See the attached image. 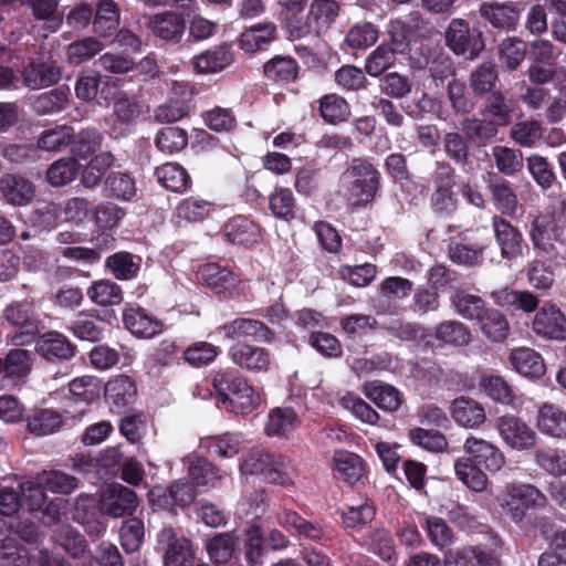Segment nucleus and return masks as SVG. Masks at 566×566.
Masks as SVG:
<instances>
[{"label":"nucleus","mask_w":566,"mask_h":566,"mask_svg":"<svg viewBox=\"0 0 566 566\" xmlns=\"http://www.w3.org/2000/svg\"><path fill=\"white\" fill-rule=\"evenodd\" d=\"M213 387L227 410L234 413H249L253 410L258 396L247 379L238 373L218 371L213 377Z\"/></svg>","instance_id":"obj_1"},{"label":"nucleus","mask_w":566,"mask_h":566,"mask_svg":"<svg viewBox=\"0 0 566 566\" xmlns=\"http://www.w3.org/2000/svg\"><path fill=\"white\" fill-rule=\"evenodd\" d=\"M338 14L336 0H312L306 19H290L285 29L292 40L318 36L332 27Z\"/></svg>","instance_id":"obj_2"},{"label":"nucleus","mask_w":566,"mask_h":566,"mask_svg":"<svg viewBox=\"0 0 566 566\" xmlns=\"http://www.w3.org/2000/svg\"><path fill=\"white\" fill-rule=\"evenodd\" d=\"M545 494L533 484L507 483L500 495V505L504 513L516 524L523 522L530 509H544Z\"/></svg>","instance_id":"obj_3"},{"label":"nucleus","mask_w":566,"mask_h":566,"mask_svg":"<svg viewBox=\"0 0 566 566\" xmlns=\"http://www.w3.org/2000/svg\"><path fill=\"white\" fill-rule=\"evenodd\" d=\"M346 175L352 179L347 188V198L352 206L363 207L375 200L380 186V172L370 161L354 158Z\"/></svg>","instance_id":"obj_4"},{"label":"nucleus","mask_w":566,"mask_h":566,"mask_svg":"<svg viewBox=\"0 0 566 566\" xmlns=\"http://www.w3.org/2000/svg\"><path fill=\"white\" fill-rule=\"evenodd\" d=\"M290 461L282 454L265 451H253L242 462L243 474L260 475L269 483L290 485Z\"/></svg>","instance_id":"obj_5"},{"label":"nucleus","mask_w":566,"mask_h":566,"mask_svg":"<svg viewBox=\"0 0 566 566\" xmlns=\"http://www.w3.org/2000/svg\"><path fill=\"white\" fill-rule=\"evenodd\" d=\"M530 238L537 254L552 260L557 256L554 242L566 243V227L558 213L539 214L531 223Z\"/></svg>","instance_id":"obj_6"},{"label":"nucleus","mask_w":566,"mask_h":566,"mask_svg":"<svg viewBox=\"0 0 566 566\" xmlns=\"http://www.w3.org/2000/svg\"><path fill=\"white\" fill-rule=\"evenodd\" d=\"M444 39L453 54L468 61L475 60L485 50L483 33L478 29H471L464 19H452L446 30Z\"/></svg>","instance_id":"obj_7"},{"label":"nucleus","mask_w":566,"mask_h":566,"mask_svg":"<svg viewBox=\"0 0 566 566\" xmlns=\"http://www.w3.org/2000/svg\"><path fill=\"white\" fill-rule=\"evenodd\" d=\"M495 427L503 442L513 450L528 451L536 446V432L514 415L497 418Z\"/></svg>","instance_id":"obj_8"},{"label":"nucleus","mask_w":566,"mask_h":566,"mask_svg":"<svg viewBox=\"0 0 566 566\" xmlns=\"http://www.w3.org/2000/svg\"><path fill=\"white\" fill-rule=\"evenodd\" d=\"M138 503L139 500L135 491L116 483L102 492L98 509L104 515L119 518L132 515L136 511Z\"/></svg>","instance_id":"obj_9"},{"label":"nucleus","mask_w":566,"mask_h":566,"mask_svg":"<svg viewBox=\"0 0 566 566\" xmlns=\"http://www.w3.org/2000/svg\"><path fill=\"white\" fill-rule=\"evenodd\" d=\"M455 171L448 163H437L433 177L434 191L431 197L436 212L450 214L457 209L458 199L453 192Z\"/></svg>","instance_id":"obj_10"},{"label":"nucleus","mask_w":566,"mask_h":566,"mask_svg":"<svg viewBox=\"0 0 566 566\" xmlns=\"http://www.w3.org/2000/svg\"><path fill=\"white\" fill-rule=\"evenodd\" d=\"M532 331L547 340H566V316L560 308L546 302L532 321Z\"/></svg>","instance_id":"obj_11"},{"label":"nucleus","mask_w":566,"mask_h":566,"mask_svg":"<svg viewBox=\"0 0 566 566\" xmlns=\"http://www.w3.org/2000/svg\"><path fill=\"white\" fill-rule=\"evenodd\" d=\"M157 543L165 549V566H189L193 559L191 542L181 536L178 537L172 527H164L157 535Z\"/></svg>","instance_id":"obj_12"},{"label":"nucleus","mask_w":566,"mask_h":566,"mask_svg":"<svg viewBox=\"0 0 566 566\" xmlns=\"http://www.w3.org/2000/svg\"><path fill=\"white\" fill-rule=\"evenodd\" d=\"M228 339L248 338L253 342L271 343L273 332L261 321L239 317L219 327Z\"/></svg>","instance_id":"obj_13"},{"label":"nucleus","mask_w":566,"mask_h":566,"mask_svg":"<svg viewBox=\"0 0 566 566\" xmlns=\"http://www.w3.org/2000/svg\"><path fill=\"white\" fill-rule=\"evenodd\" d=\"M492 228L503 259L511 261L522 255L523 235L516 227L502 217L494 216Z\"/></svg>","instance_id":"obj_14"},{"label":"nucleus","mask_w":566,"mask_h":566,"mask_svg":"<svg viewBox=\"0 0 566 566\" xmlns=\"http://www.w3.org/2000/svg\"><path fill=\"white\" fill-rule=\"evenodd\" d=\"M0 192L12 206H27L35 196L34 185L18 174H6L0 178Z\"/></svg>","instance_id":"obj_15"},{"label":"nucleus","mask_w":566,"mask_h":566,"mask_svg":"<svg viewBox=\"0 0 566 566\" xmlns=\"http://www.w3.org/2000/svg\"><path fill=\"white\" fill-rule=\"evenodd\" d=\"M4 316L10 324L25 328V332L15 333L12 336V342L15 345H25L32 342L36 332V323L28 303L15 302L9 304L4 310Z\"/></svg>","instance_id":"obj_16"},{"label":"nucleus","mask_w":566,"mask_h":566,"mask_svg":"<svg viewBox=\"0 0 566 566\" xmlns=\"http://www.w3.org/2000/svg\"><path fill=\"white\" fill-rule=\"evenodd\" d=\"M233 62V52L229 44H220L191 59L193 70L199 74H212L224 70Z\"/></svg>","instance_id":"obj_17"},{"label":"nucleus","mask_w":566,"mask_h":566,"mask_svg":"<svg viewBox=\"0 0 566 566\" xmlns=\"http://www.w3.org/2000/svg\"><path fill=\"white\" fill-rule=\"evenodd\" d=\"M229 356L233 364L250 371L266 370L271 361L268 349L248 344L233 345Z\"/></svg>","instance_id":"obj_18"},{"label":"nucleus","mask_w":566,"mask_h":566,"mask_svg":"<svg viewBox=\"0 0 566 566\" xmlns=\"http://www.w3.org/2000/svg\"><path fill=\"white\" fill-rule=\"evenodd\" d=\"M464 450L489 471L497 472L505 464L503 452L486 440L470 437L464 442Z\"/></svg>","instance_id":"obj_19"},{"label":"nucleus","mask_w":566,"mask_h":566,"mask_svg":"<svg viewBox=\"0 0 566 566\" xmlns=\"http://www.w3.org/2000/svg\"><path fill=\"white\" fill-rule=\"evenodd\" d=\"M479 13L494 29L511 32L516 29L518 12L507 3L483 2L480 4Z\"/></svg>","instance_id":"obj_20"},{"label":"nucleus","mask_w":566,"mask_h":566,"mask_svg":"<svg viewBox=\"0 0 566 566\" xmlns=\"http://www.w3.org/2000/svg\"><path fill=\"white\" fill-rule=\"evenodd\" d=\"M104 395L112 408L120 411L134 403L137 389L128 376L119 375L106 382Z\"/></svg>","instance_id":"obj_21"},{"label":"nucleus","mask_w":566,"mask_h":566,"mask_svg":"<svg viewBox=\"0 0 566 566\" xmlns=\"http://www.w3.org/2000/svg\"><path fill=\"white\" fill-rule=\"evenodd\" d=\"M153 34L164 41L178 42L186 29L185 19L181 14L165 11L154 14L148 22Z\"/></svg>","instance_id":"obj_22"},{"label":"nucleus","mask_w":566,"mask_h":566,"mask_svg":"<svg viewBox=\"0 0 566 566\" xmlns=\"http://www.w3.org/2000/svg\"><path fill=\"white\" fill-rule=\"evenodd\" d=\"M239 536L235 531L217 533L206 541V551L209 559L214 565L229 563L239 545Z\"/></svg>","instance_id":"obj_23"},{"label":"nucleus","mask_w":566,"mask_h":566,"mask_svg":"<svg viewBox=\"0 0 566 566\" xmlns=\"http://www.w3.org/2000/svg\"><path fill=\"white\" fill-rule=\"evenodd\" d=\"M123 321L126 328L137 337L150 338L161 332L160 322L150 317L139 306L128 305L124 311Z\"/></svg>","instance_id":"obj_24"},{"label":"nucleus","mask_w":566,"mask_h":566,"mask_svg":"<svg viewBox=\"0 0 566 566\" xmlns=\"http://www.w3.org/2000/svg\"><path fill=\"white\" fill-rule=\"evenodd\" d=\"M494 303L509 311H522L531 313L537 310L539 300L530 291L512 290L509 287L501 289L491 293Z\"/></svg>","instance_id":"obj_25"},{"label":"nucleus","mask_w":566,"mask_h":566,"mask_svg":"<svg viewBox=\"0 0 566 566\" xmlns=\"http://www.w3.org/2000/svg\"><path fill=\"white\" fill-rule=\"evenodd\" d=\"M451 413L454 421L464 428H479L486 420L484 407L469 397H459L453 400Z\"/></svg>","instance_id":"obj_26"},{"label":"nucleus","mask_w":566,"mask_h":566,"mask_svg":"<svg viewBox=\"0 0 566 566\" xmlns=\"http://www.w3.org/2000/svg\"><path fill=\"white\" fill-rule=\"evenodd\" d=\"M23 77L25 85L33 90L48 87L59 82L61 70L50 60L34 59L25 67Z\"/></svg>","instance_id":"obj_27"},{"label":"nucleus","mask_w":566,"mask_h":566,"mask_svg":"<svg viewBox=\"0 0 566 566\" xmlns=\"http://www.w3.org/2000/svg\"><path fill=\"white\" fill-rule=\"evenodd\" d=\"M36 352L48 360H69L74 356V346L57 332L42 335L35 345Z\"/></svg>","instance_id":"obj_28"},{"label":"nucleus","mask_w":566,"mask_h":566,"mask_svg":"<svg viewBox=\"0 0 566 566\" xmlns=\"http://www.w3.org/2000/svg\"><path fill=\"white\" fill-rule=\"evenodd\" d=\"M536 426L544 434L555 439H566V412L552 403L539 407Z\"/></svg>","instance_id":"obj_29"},{"label":"nucleus","mask_w":566,"mask_h":566,"mask_svg":"<svg viewBox=\"0 0 566 566\" xmlns=\"http://www.w3.org/2000/svg\"><path fill=\"white\" fill-rule=\"evenodd\" d=\"M488 188L494 206L501 213L514 214L516 212L518 200L509 180L493 175L489 179Z\"/></svg>","instance_id":"obj_30"},{"label":"nucleus","mask_w":566,"mask_h":566,"mask_svg":"<svg viewBox=\"0 0 566 566\" xmlns=\"http://www.w3.org/2000/svg\"><path fill=\"white\" fill-rule=\"evenodd\" d=\"M512 367L521 375L537 378L545 371L542 356L532 348H515L510 354Z\"/></svg>","instance_id":"obj_31"},{"label":"nucleus","mask_w":566,"mask_h":566,"mask_svg":"<svg viewBox=\"0 0 566 566\" xmlns=\"http://www.w3.org/2000/svg\"><path fill=\"white\" fill-rule=\"evenodd\" d=\"M198 275L203 284L217 293L229 291L239 282L231 271L217 263H208L200 266Z\"/></svg>","instance_id":"obj_32"},{"label":"nucleus","mask_w":566,"mask_h":566,"mask_svg":"<svg viewBox=\"0 0 566 566\" xmlns=\"http://www.w3.org/2000/svg\"><path fill=\"white\" fill-rule=\"evenodd\" d=\"M499 81V71L494 63L483 62L471 71L469 75V87L475 97H484L495 91Z\"/></svg>","instance_id":"obj_33"},{"label":"nucleus","mask_w":566,"mask_h":566,"mask_svg":"<svg viewBox=\"0 0 566 566\" xmlns=\"http://www.w3.org/2000/svg\"><path fill=\"white\" fill-rule=\"evenodd\" d=\"M276 25L272 22L259 23L241 33L239 45L247 52L264 49L275 38Z\"/></svg>","instance_id":"obj_34"},{"label":"nucleus","mask_w":566,"mask_h":566,"mask_svg":"<svg viewBox=\"0 0 566 566\" xmlns=\"http://www.w3.org/2000/svg\"><path fill=\"white\" fill-rule=\"evenodd\" d=\"M454 312L468 321H479L486 311L485 302L478 295L457 290L450 297Z\"/></svg>","instance_id":"obj_35"},{"label":"nucleus","mask_w":566,"mask_h":566,"mask_svg":"<svg viewBox=\"0 0 566 566\" xmlns=\"http://www.w3.org/2000/svg\"><path fill=\"white\" fill-rule=\"evenodd\" d=\"M527 52L526 43L516 36H509L499 44V61L504 71H515L525 60Z\"/></svg>","instance_id":"obj_36"},{"label":"nucleus","mask_w":566,"mask_h":566,"mask_svg":"<svg viewBox=\"0 0 566 566\" xmlns=\"http://www.w3.org/2000/svg\"><path fill=\"white\" fill-rule=\"evenodd\" d=\"M492 157L497 171L504 176H514L524 167L523 153L520 149L495 145L492 147Z\"/></svg>","instance_id":"obj_37"},{"label":"nucleus","mask_w":566,"mask_h":566,"mask_svg":"<svg viewBox=\"0 0 566 566\" xmlns=\"http://www.w3.org/2000/svg\"><path fill=\"white\" fill-rule=\"evenodd\" d=\"M333 463L334 471L348 484L356 483L363 476V460L355 453L336 451Z\"/></svg>","instance_id":"obj_38"},{"label":"nucleus","mask_w":566,"mask_h":566,"mask_svg":"<svg viewBox=\"0 0 566 566\" xmlns=\"http://www.w3.org/2000/svg\"><path fill=\"white\" fill-rule=\"evenodd\" d=\"M478 323L485 337L492 342H502L510 333V325L506 317L495 308L488 307Z\"/></svg>","instance_id":"obj_39"},{"label":"nucleus","mask_w":566,"mask_h":566,"mask_svg":"<svg viewBox=\"0 0 566 566\" xmlns=\"http://www.w3.org/2000/svg\"><path fill=\"white\" fill-rule=\"evenodd\" d=\"M454 471L458 479L474 492L486 490L489 480L486 474L473 464L469 458H460L454 463Z\"/></svg>","instance_id":"obj_40"},{"label":"nucleus","mask_w":566,"mask_h":566,"mask_svg":"<svg viewBox=\"0 0 566 566\" xmlns=\"http://www.w3.org/2000/svg\"><path fill=\"white\" fill-rule=\"evenodd\" d=\"M536 465L553 476L566 475V451L557 448H539L534 452Z\"/></svg>","instance_id":"obj_41"},{"label":"nucleus","mask_w":566,"mask_h":566,"mask_svg":"<svg viewBox=\"0 0 566 566\" xmlns=\"http://www.w3.org/2000/svg\"><path fill=\"white\" fill-rule=\"evenodd\" d=\"M365 394L385 411H396L401 405L400 392L387 384L376 381L366 384Z\"/></svg>","instance_id":"obj_42"},{"label":"nucleus","mask_w":566,"mask_h":566,"mask_svg":"<svg viewBox=\"0 0 566 566\" xmlns=\"http://www.w3.org/2000/svg\"><path fill=\"white\" fill-rule=\"evenodd\" d=\"M155 175L166 189L174 192L185 191L190 181V177L185 168L176 163H167L156 168Z\"/></svg>","instance_id":"obj_43"},{"label":"nucleus","mask_w":566,"mask_h":566,"mask_svg":"<svg viewBox=\"0 0 566 566\" xmlns=\"http://www.w3.org/2000/svg\"><path fill=\"white\" fill-rule=\"evenodd\" d=\"M263 71L270 80L289 83L297 78L298 64L291 56L276 55L264 64Z\"/></svg>","instance_id":"obj_44"},{"label":"nucleus","mask_w":566,"mask_h":566,"mask_svg":"<svg viewBox=\"0 0 566 566\" xmlns=\"http://www.w3.org/2000/svg\"><path fill=\"white\" fill-rule=\"evenodd\" d=\"M78 163L73 157L55 160L46 170V180L53 187H63L75 180L78 174Z\"/></svg>","instance_id":"obj_45"},{"label":"nucleus","mask_w":566,"mask_h":566,"mask_svg":"<svg viewBox=\"0 0 566 566\" xmlns=\"http://www.w3.org/2000/svg\"><path fill=\"white\" fill-rule=\"evenodd\" d=\"M74 130L67 125H59L44 130L38 139L36 149L61 151L71 145Z\"/></svg>","instance_id":"obj_46"},{"label":"nucleus","mask_w":566,"mask_h":566,"mask_svg":"<svg viewBox=\"0 0 566 566\" xmlns=\"http://www.w3.org/2000/svg\"><path fill=\"white\" fill-rule=\"evenodd\" d=\"M88 298L99 306H114L123 302V292L118 284L108 280L95 282L87 290Z\"/></svg>","instance_id":"obj_47"},{"label":"nucleus","mask_w":566,"mask_h":566,"mask_svg":"<svg viewBox=\"0 0 566 566\" xmlns=\"http://www.w3.org/2000/svg\"><path fill=\"white\" fill-rule=\"evenodd\" d=\"M228 239L238 245H251L259 238V227L248 219L233 218L226 228Z\"/></svg>","instance_id":"obj_48"},{"label":"nucleus","mask_w":566,"mask_h":566,"mask_svg":"<svg viewBox=\"0 0 566 566\" xmlns=\"http://www.w3.org/2000/svg\"><path fill=\"white\" fill-rule=\"evenodd\" d=\"M509 135L517 145L531 148L541 140L543 127L541 122L534 118L520 120L512 126Z\"/></svg>","instance_id":"obj_49"},{"label":"nucleus","mask_w":566,"mask_h":566,"mask_svg":"<svg viewBox=\"0 0 566 566\" xmlns=\"http://www.w3.org/2000/svg\"><path fill=\"white\" fill-rule=\"evenodd\" d=\"M447 98L457 116L468 115L474 109V103L468 93L467 85L459 78L448 82Z\"/></svg>","instance_id":"obj_50"},{"label":"nucleus","mask_w":566,"mask_h":566,"mask_svg":"<svg viewBox=\"0 0 566 566\" xmlns=\"http://www.w3.org/2000/svg\"><path fill=\"white\" fill-rule=\"evenodd\" d=\"M434 336L438 340L452 346H465L471 340L469 328L458 321H444L436 327Z\"/></svg>","instance_id":"obj_51"},{"label":"nucleus","mask_w":566,"mask_h":566,"mask_svg":"<svg viewBox=\"0 0 566 566\" xmlns=\"http://www.w3.org/2000/svg\"><path fill=\"white\" fill-rule=\"evenodd\" d=\"M62 426V417L50 409L35 411L28 419V430L35 436H48L56 432Z\"/></svg>","instance_id":"obj_52"},{"label":"nucleus","mask_w":566,"mask_h":566,"mask_svg":"<svg viewBox=\"0 0 566 566\" xmlns=\"http://www.w3.org/2000/svg\"><path fill=\"white\" fill-rule=\"evenodd\" d=\"M119 24V11L113 0H99L94 19V31L106 36Z\"/></svg>","instance_id":"obj_53"},{"label":"nucleus","mask_w":566,"mask_h":566,"mask_svg":"<svg viewBox=\"0 0 566 566\" xmlns=\"http://www.w3.org/2000/svg\"><path fill=\"white\" fill-rule=\"evenodd\" d=\"M499 123L493 119L480 117H465L461 122V128L468 138L480 142H486L494 138L499 134Z\"/></svg>","instance_id":"obj_54"},{"label":"nucleus","mask_w":566,"mask_h":566,"mask_svg":"<svg viewBox=\"0 0 566 566\" xmlns=\"http://www.w3.org/2000/svg\"><path fill=\"white\" fill-rule=\"evenodd\" d=\"M446 155L457 165H465L470 156V146L467 135L458 132H448L442 137Z\"/></svg>","instance_id":"obj_55"},{"label":"nucleus","mask_w":566,"mask_h":566,"mask_svg":"<svg viewBox=\"0 0 566 566\" xmlns=\"http://www.w3.org/2000/svg\"><path fill=\"white\" fill-rule=\"evenodd\" d=\"M488 95L484 112L502 127L509 126L512 123L513 109L509 105L506 96L501 91H493Z\"/></svg>","instance_id":"obj_56"},{"label":"nucleus","mask_w":566,"mask_h":566,"mask_svg":"<svg viewBox=\"0 0 566 566\" xmlns=\"http://www.w3.org/2000/svg\"><path fill=\"white\" fill-rule=\"evenodd\" d=\"M113 164L114 156L111 153H101L96 155L83 170L81 180L82 185L86 188L97 186Z\"/></svg>","instance_id":"obj_57"},{"label":"nucleus","mask_w":566,"mask_h":566,"mask_svg":"<svg viewBox=\"0 0 566 566\" xmlns=\"http://www.w3.org/2000/svg\"><path fill=\"white\" fill-rule=\"evenodd\" d=\"M31 357L25 349H12L0 359V374L8 377H23L30 371Z\"/></svg>","instance_id":"obj_58"},{"label":"nucleus","mask_w":566,"mask_h":566,"mask_svg":"<svg viewBox=\"0 0 566 566\" xmlns=\"http://www.w3.org/2000/svg\"><path fill=\"white\" fill-rule=\"evenodd\" d=\"M144 536V523L136 517L125 521L119 531L120 545L127 554L135 553L139 549Z\"/></svg>","instance_id":"obj_59"},{"label":"nucleus","mask_w":566,"mask_h":566,"mask_svg":"<svg viewBox=\"0 0 566 566\" xmlns=\"http://www.w3.org/2000/svg\"><path fill=\"white\" fill-rule=\"evenodd\" d=\"M69 95V90L54 88L36 96L33 102V108L40 115L60 112L66 106Z\"/></svg>","instance_id":"obj_60"},{"label":"nucleus","mask_w":566,"mask_h":566,"mask_svg":"<svg viewBox=\"0 0 566 566\" xmlns=\"http://www.w3.org/2000/svg\"><path fill=\"white\" fill-rule=\"evenodd\" d=\"M319 112L327 123H339L349 116L348 103L336 94L325 95L319 101Z\"/></svg>","instance_id":"obj_61"},{"label":"nucleus","mask_w":566,"mask_h":566,"mask_svg":"<svg viewBox=\"0 0 566 566\" xmlns=\"http://www.w3.org/2000/svg\"><path fill=\"white\" fill-rule=\"evenodd\" d=\"M71 331L81 340L98 342L103 338L104 328L96 318L80 313L71 324Z\"/></svg>","instance_id":"obj_62"},{"label":"nucleus","mask_w":566,"mask_h":566,"mask_svg":"<svg viewBox=\"0 0 566 566\" xmlns=\"http://www.w3.org/2000/svg\"><path fill=\"white\" fill-rule=\"evenodd\" d=\"M527 169L535 182L543 189H549L556 180L555 172L548 160L541 155H531L526 159Z\"/></svg>","instance_id":"obj_63"},{"label":"nucleus","mask_w":566,"mask_h":566,"mask_svg":"<svg viewBox=\"0 0 566 566\" xmlns=\"http://www.w3.org/2000/svg\"><path fill=\"white\" fill-rule=\"evenodd\" d=\"M55 542L74 557H81L86 551L84 537L71 525H61L54 534Z\"/></svg>","instance_id":"obj_64"}]
</instances>
